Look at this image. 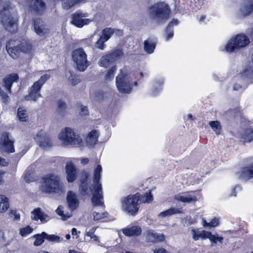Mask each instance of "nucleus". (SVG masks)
Here are the masks:
<instances>
[{"mask_svg": "<svg viewBox=\"0 0 253 253\" xmlns=\"http://www.w3.org/2000/svg\"><path fill=\"white\" fill-rule=\"evenodd\" d=\"M244 72L247 74H253V54L252 56V61L246 67Z\"/></svg>", "mask_w": 253, "mask_h": 253, "instance_id": "nucleus-48", "label": "nucleus"}, {"mask_svg": "<svg viewBox=\"0 0 253 253\" xmlns=\"http://www.w3.org/2000/svg\"><path fill=\"white\" fill-rule=\"evenodd\" d=\"M147 239L153 243H157L163 242L165 240V235L162 233H158L153 230H149L147 232Z\"/></svg>", "mask_w": 253, "mask_h": 253, "instance_id": "nucleus-21", "label": "nucleus"}, {"mask_svg": "<svg viewBox=\"0 0 253 253\" xmlns=\"http://www.w3.org/2000/svg\"><path fill=\"white\" fill-rule=\"evenodd\" d=\"M1 149L7 153H13L14 152L13 141L10 139L8 134L3 133L1 138Z\"/></svg>", "mask_w": 253, "mask_h": 253, "instance_id": "nucleus-19", "label": "nucleus"}, {"mask_svg": "<svg viewBox=\"0 0 253 253\" xmlns=\"http://www.w3.org/2000/svg\"><path fill=\"white\" fill-rule=\"evenodd\" d=\"M66 178L69 183L74 182L77 176V169L72 163L68 162L65 167Z\"/></svg>", "mask_w": 253, "mask_h": 253, "instance_id": "nucleus-18", "label": "nucleus"}, {"mask_svg": "<svg viewBox=\"0 0 253 253\" xmlns=\"http://www.w3.org/2000/svg\"><path fill=\"white\" fill-rule=\"evenodd\" d=\"M58 138L64 146H80L82 145L83 142L80 135L69 127H66L62 130L59 133Z\"/></svg>", "mask_w": 253, "mask_h": 253, "instance_id": "nucleus-6", "label": "nucleus"}, {"mask_svg": "<svg viewBox=\"0 0 253 253\" xmlns=\"http://www.w3.org/2000/svg\"><path fill=\"white\" fill-rule=\"evenodd\" d=\"M17 116L21 122H26L28 118L27 111L23 107H20L18 110Z\"/></svg>", "mask_w": 253, "mask_h": 253, "instance_id": "nucleus-38", "label": "nucleus"}, {"mask_svg": "<svg viewBox=\"0 0 253 253\" xmlns=\"http://www.w3.org/2000/svg\"><path fill=\"white\" fill-rule=\"evenodd\" d=\"M253 10V4L250 0H248L244 3L241 6L239 15L240 16H246L250 14Z\"/></svg>", "mask_w": 253, "mask_h": 253, "instance_id": "nucleus-24", "label": "nucleus"}, {"mask_svg": "<svg viewBox=\"0 0 253 253\" xmlns=\"http://www.w3.org/2000/svg\"><path fill=\"white\" fill-rule=\"evenodd\" d=\"M67 201L68 207L71 211L75 210L79 204V201L76 194L72 191L68 192Z\"/></svg>", "mask_w": 253, "mask_h": 253, "instance_id": "nucleus-23", "label": "nucleus"}, {"mask_svg": "<svg viewBox=\"0 0 253 253\" xmlns=\"http://www.w3.org/2000/svg\"><path fill=\"white\" fill-rule=\"evenodd\" d=\"M106 42L107 41H105L103 38L100 36L99 40L95 43V46L96 48L98 49L103 50L105 47L104 43Z\"/></svg>", "mask_w": 253, "mask_h": 253, "instance_id": "nucleus-45", "label": "nucleus"}, {"mask_svg": "<svg viewBox=\"0 0 253 253\" xmlns=\"http://www.w3.org/2000/svg\"><path fill=\"white\" fill-rule=\"evenodd\" d=\"M211 227H215L219 224V219L218 218H214L212 221L209 222Z\"/></svg>", "mask_w": 253, "mask_h": 253, "instance_id": "nucleus-57", "label": "nucleus"}, {"mask_svg": "<svg viewBox=\"0 0 253 253\" xmlns=\"http://www.w3.org/2000/svg\"><path fill=\"white\" fill-rule=\"evenodd\" d=\"M114 29L110 28H106L102 31V34L101 36L105 41H108L113 34Z\"/></svg>", "mask_w": 253, "mask_h": 253, "instance_id": "nucleus-42", "label": "nucleus"}, {"mask_svg": "<svg viewBox=\"0 0 253 253\" xmlns=\"http://www.w3.org/2000/svg\"><path fill=\"white\" fill-rule=\"evenodd\" d=\"M164 84V80L163 79L156 80L154 83V89L153 90L152 95L156 96L161 90V86Z\"/></svg>", "mask_w": 253, "mask_h": 253, "instance_id": "nucleus-35", "label": "nucleus"}, {"mask_svg": "<svg viewBox=\"0 0 253 253\" xmlns=\"http://www.w3.org/2000/svg\"><path fill=\"white\" fill-rule=\"evenodd\" d=\"M32 24L35 32L40 36H46L49 33V29L41 18H34Z\"/></svg>", "mask_w": 253, "mask_h": 253, "instance_id": "nucleus-14", "label": "nucleus"}, {"mask_svg": "<svg viewBox=\"0 0 253 253\" xmlns=\"http://www.w3.org/2000/svg\"><path fill=\"white\" fill-rule=\"evenodd\" d=\"M114 63L111 55L107 54L103 56L98 62V64L101 67L107 68L111 63Z\"/></svg>", "mask_w": 253, "mask_h": 253, "instance_id": "nucleus-30", "label": "nucleus"}, {"mask_svg": "<svg viewBox=\"0 0 253 253\" xmlns=\"http://www.w3.org/2000/svg\"><path fill=\"white\" fill-rule=\"evenodd\" d=\"M82 176L81 177V182H86V180L88 177V173L85 171H83L82 172Z\"/></svg>", "mask_w": 253, "mask_h": 253, "instance_id": "nucleus-55", "label": "nucleus"}, {"mask_svg": "<svg viewBox=\"0 0 253 253\" xmlns=\"http://www.w3.org/2000/svg\"><path fill=\"white\" fill-rule=\"evenodd\" d=\"M88 16L87 13L77 11L72 15L71 23L78 28H82L84 25L89 24L93 19L85 18Z\"/></svg>", "mask_w": 253, "mask_h": 253, "instance_id": "nucleus-13", "label": "nucleus"}, {"mask_svg": "<svg viewBox=\"0 0 253 253\" xmlns=\"http://www.w3.org/2000/svg\"><path fill=\"white\" fill-rule=\"evenodd\" d=\"M33 229L29 226H27L25 228L21 229L20 231V234L22 236H26L31 233Z\"/></svg>", "mask_w": 253, "mask_h": 253, "instance_id": "nucleus-51", "label": "nucleus"}, {"mask_svg": "<svg viewBox=\"0 0 253 253\" xmlns=\"http://www.w3.org/2000/svg\"><path fill=\"white\" fill-rule=\"evenodd\" d=\"M18 78L19 77L17 74L13 73L6 76L3 79L2 86L6 92H5L0 87V96L5 102H6L9 99V96L7 93H11L12 85L14 82H17Z\"/></svg>", "mask_w": 253, "mask_h": 253, "instance_id": "nucleus-12", "label": "nucleus"}, {"mask_svg": "<svg viewBox=\"0 0 253 253\" xmlns=\"http://www.w3.org/2000/svg\"><path fill=\"white\" fill-rule=\"evenodd\" d=\"M63 9L68 10L77 4L82 2L83 0H61Z\"/></svg>", "mask_w": 253, "mask_h": 253, "instance_id": "nucleus-28", "label": "nucleus"}, {"mask_svg": "<svg viewBox=\"0 0 253 253\" xmlns=\"http://www.w3.org/2000/svg\"><path fill=\"white\" fill-rule=\"evenodd\" d=\"M209 124L216 134L219 135L220 133L222 127L218 121H211L209 122Z\"/></svg>", "mask_w": 253, "mask_h": 253, "instance_id": "nucleus-37", "label": "nucleus"}, {"mask_svg": "<svg viewBox=\"0 0 253 253\" xmlns=\"http://www.w3.org/2000/svg\"><path fill=\"white\" fill-rule=\"evenodd\" d=\"M98 136L99 133L97 130H93L91 131L85 139L87 145L90 146L94 145L98 140Z\"/></svg>", "mask_w": 253, "mask_h": 253, "instance_id": "nucleus-26", "label": "nucleus"}, {"mask_svg": "<svg viewBox=\"0 0 253 253\" xmlns=\"http://www.w3.org/2000/svg\"><path fill=\"white\" fill-rule=\"evenodd\" d=\"M170 9L168 4L158 2L152 6L149 10V17L157 23L165 22L169 17Z\"/></svg>", "mask_w": 253, "mask_h": 253, "instance_id": "nucleus-4", "label": "nucleus"}, {"mask_svg": "<svg viewBox=\"0 0 253 253\" xmlns=\"http://www.w3.org/2000/svg\"><path fill=\"white\" fill-rule=\"evenodd\" d=\"M72 59L74 66L80 72L85 71L89 65L87 60V55L82 48L76 49L73 51Z\"/></svg>", "mask_w": 253, "mask_h": 253, "instance_id": "nucleus-10", "label": "nucleus"}, {"mask_svg": "<svg viewBox=\"0 0 253 253\" xmlns=\"http://www.w3.org/2000/svg\"><path fill=\"white\" fill-rule=\"evenodd\" d=\"M236 190H241V188L239 186H236L235 187V188H234V189L233 190V191L231 194V196H236Z\"/></svg>", "mask_w": 253, "mask_h": 253, "instance_id": "nucleus-63", "label": "nucleus"}, {"mask_svg": "<svg viewBox=\"0 0 253 253\" xmlns=\"http://www.w3.org/2000/svg\"><path fill=\"white\" fill-rule=\"evenodd\" d=\"M5 241V238L4 237L3 231L0 229V242H4Z\"/></svg>", "mask_w": 253, "mask_h": 253, "instance_id": "nucleus-61", "label": "nucleus"}, {"mask_svg": "<svg viewBox=\"0 0 253 253\" xmlns=\"http://www.w3.org/2000/svg\"><path fill=\"white\" fill-rule=\"evenodd\" d=\"M241 138L244 142H250L253 140V130L251 128L246 129L242 134Z\"/></svg>", "mask_w": 253, "mask_h": 253, "instance_id": "nucleus-32", "label": "nucleus"}, {"mask_svg": "<svg viewBox=\"0 0 253 253\" xmlns=\"http://www.w3.org/2000/svg\"><path fill=\"white\" fill-rule=\"evenodd\" d=\"M192 233L193 236V238L194 240L197 241L201 238V236H200V232L199 231L196 232L194 229L192 230Z\"/></svg>", "mask_w": 253, "mask_h": 253, "instance_id": "nucleus-56", "label": "nucleus"}, {"mask_svg": "<svg viewBox=\"0 0 253 253\" xmlns=\"http://www.w3.org/2000/svg\"><path fill=\"white\" fill-rule=\"evenodd\" d=\"M79 108L81 116H85L88 114V109L86 106L81 105L79 106Z\"/></svg>", "mask_w": 253, "mask_h": 253, "instance_id": "nucleus-53", "label": "nucleus"}, {"mask_svg": "<svg viewBox=\"0 0 253 253\" xmlns=\"http://www.w3.org/2000/svg\"><path fill=\"white\" fill-rule=\"evenodd\" d=\"M108 213L107 212L99 213L94 211L93 212V219L95 220H99L107 217Z\"/></svg>", "mask_w": 253, "mask_h": 253, "instance_id": "nucleus-46", "label": "nucleus"}, {"mask_svg": "<svg viewBox=\"0 0 253 253\" xmlns=\"http://www.w3.org/2000/svg\"><path fill=\"white\" fill-rule=\"evenodd\" d=\"M154 253H169L165 249L163 248H156L153 250Z\"/></svg>", "mask_w": 253, "mask_h": 253, "instance_id": "nucleus-58", "label": "nucleus"}, {"mask_svg": "<svg viewBox=\"0 0 253 253\" xmlns=\"http://www.w3.org/2000/svg\"><path fill=\"white\" fill-rule=\"evenodd\" d=\"M28 2L30 11L35 13L41 14L45 9V4L42 0H29Z\"/></svg>", "mask_w": 253, "mask_h": 253, "instance_id": "nucleus-16", "label": "nucleus"}, {"mask_svg": "<svg viewBox=\"0 0 253 253\" xmlns=\"http://www.w3.org/2000/svg\"><path fill=\"white\" fill-rule=\"evenodd\" d=\"M153 199V196L150 192L149 193H146L141 196L139 195V201H140V203H149L152 201Z\"/></svg>", "mask_w": 253, "mask_h": 253, "instance_id": "nucleus-41", "label": "nucleus"}, {"mask_svg": "<svg viewBox=\"0 0 253 253\" xmlns=\"http://www.w3.org/2000/svg\"><path fill=\"white\" fill-rule=\"evenodd\" d=\"M139 200V194L138 193L124 198L122 200L123 210L132 215H135L139 210L138 204Z\"/></svg>", "mask_w": 253, "mask_h": 253, "instance_id": "nucleus-11", "label": "nucleus"}, {"mask_svg": "<svg viewBox=\"0 0 253 253\" xmlns=\"http://www.w3.org/2000/svg\"><path fill=\"white\" fill-rule=\"evenodd\" d=\"M68 80L73 85H77L80 82V80L78 76L72 74L70 75Z\"/></svg>", "mask_w": 253, "mask_h": 253, "instance_id": "nucleus-50", "label": "nucleus"}, {"mask_svg": "<svg viewBox=\"0 0 253 253\" xmlns=\"http://www.w3.org/2000/svg\"><path fill=\"white\" fill-rule=\"evenodd\" d=\"M36 240L34 243V245L36 246H40L43 242L45 239L44 235H43V232L41 234H37L34 236Z\"/></svg>", "mask_w": 253, "mask_h": 253, "instance_id": "nucleus-44", "label": "nucleus"}, {"mask_svg": "<svg viewBox=\"0 0 253 253\" xmlns=\"http://www.w3.org/2000/svg\"><path fill=\"white\" fill-rule=\"evenodd\" d=\"M40 190L41 192L50 194L61 195L66 191L65 185L60 177L55 174H48L43 176L41 181Z\"/></svg>", "mask_w": 253, "mask_h": 253, "instance_id": "nucleus-1", "label": "nucleus"}, {"mask_svg": "<svg viewBox=\"0 0 253 253\" xmlns=\"http://www.w3.org/2000/svg\"><path fill=\"white\" fill-rule=\"evenodd\" d=\"M35 140L39 147L47 150L52 145L50 137L43 131L39 132L35 137Z\"/></svg>", "mask_w": 253, "mask_h": 253, "instance_id": "nucleus-15", "label": "nucleus"}, {"mask_svg": "<svg viewBox=\"0 0 253 253\" xmlns=\"http://www.w3.org/2000/svg\"><path fill=\"white\" fill-rule=\"evenodd\" d=\"M178 23L179 22L178 20L175 19H173L171 22L169 23L166 30V40L167 41H168L169 40H170L173 37V27L174 26L177 25Z\"/></svg>", "mask_w": 253, "mask_h": 253, "instance_id": "nucleus-27", "label": "nucleus"}, {"mask_svg": "<svg viewBox=\"0 0 253 253\" xmlns=\"http://www.w3.org/2000/svg\"><path fill=\"white\" fill-rule=\"evenodd\" d=\"M0 15L4 28L10 32H14L17 30L18 18L12 11L9 1L0 0Z\"/></svg>", "mask_w": 253, "mask_h": 253, "instance_id": "nucleus-2", "label": "nucleus"}, {"mask_svg": "<svg viewBox=\"0 0 253 253\" xmlns=\"http://www.w3.org/2000/svg\"><path fill=\"white\" fill-rule=\"evenodd\" d=\"M123 232L126 236H137L141 234V229L139 226H133L124 229Z\"/></svg>", "mask_w": 253, "mask_h": 253, "instance_id": "nucleus-25", "label": "nucleus"}, {"mask_svg": "<svg viewBox=\"0 0 253 253\" xmlns=\"http://www.w3.org/2000/svg\"><path fill=\"white\" fill-rule=\"evenodd\" d=\"M66 105L64 102L62 100H59L57 103V107L56 109L57 115L60 116H63L66 112Z\"/></svg>", "mask_w": 253, "mask_h": 253, "instance_id": "nucleus-34", "label": "nucleus"}, {"mask_svg": "<svg viewBox=\"0 0 253 253\" xmlns=\"http://www.w3.org/2000/svg\"><path fill=\"white\" fill-rule=\"evenodd\" d=\"M116 84L118 91L122 93H130L133 86V82L129 75L124 74L121 70L116 77Z\"/></svg>", "mask_w": 253, "mask_h": 253, "instance_id": "nucleus-9", "label": "nucleus"}, {"mask_svg": "<svg viewBox=\"0 0 253 253\" xmlns=\"http://www.w3.org/2000/svg\"><path fill=\"white\" fill-rule=\"evenodd\" d=\"M113 34L118 37H121L123 36V31L121 30L114 29Z\"/></svg>", "mask_w": 253, "mask_h": 253, "instance_id": "nucleus-59", "label": "nucleus"}, {"mask_svg": "<svg viewBox=\"0 0 253 253\" xmlns=\"http://www.w3.org/2000/svg\"><path fill=\"white\" fill-rule=\"evenodd\" d=\"M237 177L241 180H247L253 178V163L250 167L243 168L236 174Z\"/></svg>", "mask_w": 253, "mask_h": 253, "instance_id": "nucleus-22", "label": "nucleus"}, {"mask_svg": "<svg viewBox=\"0 0 253 253\" xmlns=\"http://www.w3.org/2000/svg\"><path fill=\"white\" fill-rule=\"evenodd\" d=\"M181 213L180 210L176 208H170L165 211L160 212L158 216L160 217L164 218L174 214Z\"/></svg>", "mask_w": 253, "mask_h": 253, "instance_id": "nucleus-33", "label": "nucleus"}, {"mask_svg": "<svg viewBox=\"0 0 253 253\" xmlns=\"http://www.w3.org/2000/svg\"><path fill=\"white\" fill-rule=\"evenodd\" d=\"M123 54V51L121 49H116L111 53H109V55H111V57L112 58V60L114 62L121 57Z\"/></svg>", "mask_w": 253, "mask_h": 253, "instance_id": "nucleus-39", "label": "nucleus"}, {"mask_svg": "<svg viewBox=\"0 0 253 253\" xmlns=\"http://www.w3.org/2000/svg\"><path fill=\"white\" fill-rule=\"evenodd\" d=\"M56 212L58 215L61 216L62 217V218H63V219H66L67 218H69L71 216V215L70 214H67V215L64 214L63 208V207H62V206H59L58 207V208L56 209Z\"/></svg>", "mask_w": 253, "mask_h": 253, "instance_id": "nucleus-49", "label": "nucleus"}, {"mask_svg": "<svg viewBox=\"0 0 253 253\" xmlns=\"http://www.w3.org/2000/svg\"><path fill=\"white\" fill-rule=\"evenodd\" d=\"M11 214L14 215V219L16 220L20 219V216L19 214H17L16 211H11Z\"/></svg>", "mask_w": 253, "mask_h": 253, "instance_id": "nucleus-62", "label": "nucleus"}, {"mask_svg": "<svg viewBox=\"0 0 253 253\" xmlns=\"http://www.w3.org/2000/svg\"><path fill=\"white\" fill-rule=\"evenodd\" d=\"M8 166V163L4 158L0 157V166L5 167Z\"/></svg>", "mask_w": 253, "mask_h": 253, "instance_id": "nucleus-60", "label": "nucleus"}, {"mask_svg": "<svg viewBox=\"0 0 253 253\" xmlns=\"http://www.w3.org/2000/svg\"><path fill=\"white\" fill-rule=\"evenodd\" d=\"M50 78V76L47 74L42 76L40 79L35 82L29 89L28 94L24 97V100L36 102L39 98L42 97V95L40 92V90Z\"/></svg>", "mask_w": 253, "mask_h": 253, "instance_id": "nucleus-7", "label": "nucleus"}, {"mask_svg": "<svg viewBox=\"0 0 253 253\" xmlns=\"http://www.w3.org/2000/svg\"><path fill=\"white\" fill-rule=\"evenodd\" d=\"M96 228V227H93L88 231L86 230L84 236L89 237L95 241L99 242V237L94 234Z\"/></svg>", "mask_w": 253, "mask_h": 253, "instance_id": "nucleus-40", "label": "nucleus"}, {"mask_svg": "<svg viewBox=\"0 0 253 253\" xmlns=\"http://www.w3.org/2000/svg\"><path fill=\"white\" fill-rule=\"evenodd\" d=\"M200 232V236H201V238L202 239H206L209 238L210 239L211 236V232L206 231L205 230L199 231Z\"/></svg>", "mask_w": 253, "mask_h": 253, "instance_id": "nucleus-52", "label": "nucleus"}, {"mask_svg": "<svg viewBox=\"0 0 253 253\" xmlns=\"http://www.w3.org/2000/svg\"><path fill=\"white\" fill-rule=\"evenodd\" d=\"M45 239L51 242L59 243L63 241V239L55 235H48L43 232Z\"/></svg>", "mask_w": 253, "mask_h": 253, "instance_id": "nucleus-36", "label": "nucleus"}, {"mask_svg": "<svg viewBox=\"0 0 253 253\" xmlns=\"http://www.w3.org/2000/svg\"><path fill=\"white\" fill-rule=\"evenodd\" d=\"M6 50L13 59H16L20 52L26 53L31 52L32 47L31 43L27 41L20 42L19 41L11 40L6 43Z\"/></svg>", "mask_w": 253, "mask_h": 253, "instance_id": "nucleus-5", "label": "nucleus"}, {"mask_svg": "<svg viewBox=\"0 0 253 253\" xmlns=\"http://www.w3.org/2000/svg\"><path fill=\"white\" fill-rule=\"evenodd\" d=\"M79 191L83 195H85L88 194V186L86 182H81L80 186L79 187Z\"/></svg>", "mask_w": 253, "mask_h": 253, "instance_id": "nucleus-47", "label": "nucleus"}, {"mask_svg": "<svg viewBox=\"0 0 253 253\" xmlns=\"http://www.w3.org/2000/svg\"><path fill=\"white\" fill-rule=\"evenodd\" d=\"M31 217L32 220H38L40 219L42 223H45L50 219L49 216L44 213L40 208L34 209L31 212Z\"/></svg>", "mask_w": 253, "mask_h": 253, "instance_id": "nucleus-20", "label": "nucleus"}, {"mask_svg": "<svg viewBox=\"0 0 253 253\" xmlns=\"http://www.w3.org/2000/svg\"><path fill=\"white\" fill-rule=\"evenodd\" d=\"M96 98L97 100H102L103 99L102 94L100 95L99 92L96 93Z\"/></svg>", "mask_w": 253, "mask_h": 253, "instance_id": "nucleus-64", "label": "nucleus"}, {"mask_svg": "<svg viewBox=\"0 0 253 253\" xmlns=\"http://www.w3.org/2000/svg\"><path fill=\"white\" fill-rule=\"evenodd\" d=\"M116 70V66L112 67L105 75V80L107 81L112 80L114 78Z\"/></svg>", "mask_w": 253, "mask_h": 253, "instance_id": "nucleus-43", "label": "nucleus"}, {"mask_svg": "<svg viewBox=\"0 0 253 253\" xmlns=\"http://www.w3.org/2000/svg\"><path fill=\"white\" fill-rule=\"evenodd\" d=\"M9 207L8 199L3 195H0V212L6 211Z\"/></svg>", "mask_w": 253, "mask_h": 253, "instance_id": "nucleus-31", "label": "nucleus"}, {"mask_svg": "<svg viewBox=\"0 0 253 253\" xmlns=\"http://www.w3.org/2000/svg\"><path fill=\"white\" fill-rule=\"evenodd\" d=\"M210 240L211 242L213 243H217V242L222 243L223 238L222 237H216L215 235L211 234Z\"/></svg>", "mask_w": 253, "mask_h": 253, "instance_id": "nucleus-54", "label": "nucleus"}, {"mask_svg": "<svg viewBox=\"0 0 253 253\" xmlns=\"http://www.w3.org/2000/svg\"><path fill=\"white\" fill-rule=\"evenodd\" d=\"M102 167L98 165L93 171V183L92 186V202L94 206H102L103 204V197L102 185L100 182Z\"/></svg>", "mask_w": 253, "mask_h": 253, "instance_id": "nucleus-3", "label": "nucleus"}, {"mask_svg": "<svg viewBox=\"0 0 253 253\" xmlns=\"http://www.w3.org/2000/svg\"><path fill=\"white\" fill-rule=\"evenodd\" d=\"M174 199L182 203H190L195 202L197 198L192 192L180 193L174 196Z\"/></svg>", "mask_w": 253, "mask_h": 253, "instance_id": "nucleus-17", "label": "nucleus"}, {"mask_svg": "<svg viewBox=\"0 0 253 253\" xmlns=\"http://www.w3.org/2000/svg\"><path fill=\"white\" fill-rule=\"evenodd\" d=\"M144 50L149 54L152 53L156 47L155 42L151 39L144 41Z\"/></svg>", "mask_w": 253, "mask_h": 253, "instance_id": "nucleus-29", "label": "nucleus"}, {"mask_svg": "<svg viewBox=\"0 0 253 253\" xmlns=\"http://www.w3.org/2000/svg\"><path fill=\"white\" fill-rule=\"evenodd\" d=\"M250 42L249 38L243 34L233 37L228 42L225 46L227 52H232L236 50L247 46Z\"/></svg>", "mask_w": 253, "mask_h": 253, "instance_id": "nucleus-8", "label": "nucleus"}]
</instances>
